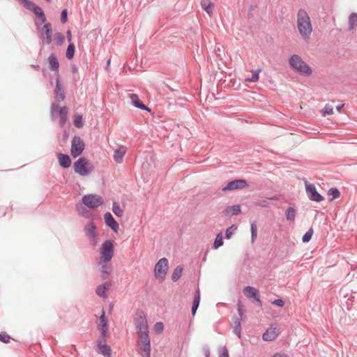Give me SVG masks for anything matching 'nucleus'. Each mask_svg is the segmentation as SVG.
<instances>
[{
  "label": "nucleus",
  "instance_id": "54",
  "mask_svg": "<svg viewBox=\"0 0 357 357\" xmlns=\"http://www.w3.org/2000/svg\"><path fill=\"white\" fill-rule=\"evenodd\" d=\"M204 356L205 357H210V349L208 347L204 349Z\"/></svg>",
  "mask_w": 357,
  "mask_h": 357
},
{
  "label": "nucleus",
  "instance_id": "34",
  "mask_svg": "<svg viewBox=\"0 0 357 357\" xmlns=\"http://www.w3.org/2000/svg\"><path fill=\"white\" fill-rule=\"evenodd\" d=\"M75 45L73 43L68 45L67 50H66V57L68 59H72L74 56L75 53Z\"/></svg>",
  "mask_w": 357,
  "mask_h": 357
},
{
  "label": "nucleus",
  "instance_id": "12",
  "mask_svg": "<svg viewBox=\"0 0 357 357\" xmlns=\"http://www.w3.org/2000/svg\"><path fill=\"white\" fill-rule=\"evenodd\" d=\"M305 185L307 195L311 200L316 202L324 200V197L317 192L314 185L310 184L307 181H305Z\"/></svg>",
  "mask_w": 357,
  "mask_h": 357
},
{
  "label": "nucleus",
  "instance_id": "8",
  "mask_svg": "<svg viewBox=\"0 0 357 357\" xmlns=\"http://www.w3.org/2000/svg\"><path fill=\"white\" fill-rule=\"evenodd\" d=\"M101 258L105 262H109L114 255V246L112 241H105L100 249Z\"/></svg>",
  "mask_w": 357,
  "mask_h": 357
},
{
  "label": "nucleus",
  "instance_id": "25",
  "mask_svg": "<svg viewBox=\"0 0 357 357\" xmlns=\"http://www.w3.org/2000/svg\"><path fill=\"white\" fill-rule=\"evenodd\" d=\"M240 212H241V207L239 205H234V206L228 207L225 211V215H228V216L238 215Z\"/></svg>",
  "mask_w": 357,
  "mask_h": 357
},
{
  "label": "nucleus",
  "instance_id": "28",
  "mask_svg": "<svg viewBox=\"0 0 357 357\" xmlns=\"http://www.w3.org/2000/svg\"><path fill=\"white\" fill-rule=\"evenodd\" d=\"M222 245H223V237H222V233L220 231L216 235V237L213 242V248L214 250H217Z\"/></svg>",
  "mask_w": 357,
  "mask_h": 357
},
{
  "label": "nucleus",
  "instance_id": "21",
  "mask_svg": "<svg viewBox=\"0 0 357 357\" xmlns=\"http://www.w3.org/2000/svg\"><path fill=\"white\" fill-rule=\"evenodd\" d=\"M59 165L63 168H68L71 165V160L69 155L60 153L58 155Z\"/></svg>",
  "mask_w": 357,
  "mask_h": 357
},
{
  "label": "nucleus",
  "instance_id": "56",
  "mask_svg": "<svg viewBox=\"0 0 357 357\" xmlns=\"http://www.w3.org/2000/svg\"><path fill=\"white\" fill-rule=\"evenodd\" d=\"M344 105V103H342V104H341L340 105L337 106V107H336L337 110L339 112H341V109L343 108Z\"/></svg>",
  "mask_w": 357,
  "mask_h": 357
},
{
  "label": "nucleus",
  "instance_id": "51",
  "mask_svg": "<svg viewBox=\"0 0 357 357\" xmlns=\"http://www.w3.org/2000/svg\"><path fill=\"white\" fill-rule=\"evenodd\" d=\"M114 231L117 232L119 229V225H107Z\"/></svg>",
  "mask_w": 357,
  "mask_h": 357
},
{
  "label": "nucleus",
  "instance_id": "5",
  "mask_svg": "<svg viewBox=\"0 0 357 357\" xmlns=\"http://www.w3.org/2000/svg\"><path fill=\"white\" fill-rule=\"evenodd\" d=\"M82 203L89 208H96L103 204L102 197L94 194H88L82 197Z\"/></svg>",
  "mask_w": 357,
  "mask_h": 357
},
{
  "label": "nucleus",
  "instance_id": "47",
  "mask_svg": "<svg viewBox=\"0 0 357 357\" xmlns=\"http://www.w3.org/2000/svg\"><path fill=\"white\" fill-rule=\"evenodd\" d=\"M10 337L6 333H0V341L4 343L9 342Z\"/></svg>",
  "mask_w": 357,
  "mask_h": 357
},
{
  "label": "nucleus",
  "instance_id": "13",
  "mask_svg": "<svg viewBox=\"0 0 357 357\" xmlns=\"http://www.w3.org/2000/svg\"><path fill=\"white\" fill-rule=\"evenodd\" d=\"M248 186V183L244 179H236L228 183V184L222 188V191L236 190L245 188Z\"/></svg>",
  "mask_w": 357,
  "mask_h": 357
},
{
  "label": "nucleus",
  "instance_id": "2",
  "mask_svg": "<svg viewBox=\"0 0 357 357\" xmlns=\"http://www.w3.org/2000/svg\"><path fill=\"white\" fill-rule=\"evenodd\" d=\"M296 25L302 38L305 40H309L312 32V24L308 13L303 9L298 11Z\"/></svg>",
  "mask_w": 357,
  "mask_h": 357
},
{
  "label": "nucleus",
  "instance_id": "7",
  "mask_svg": "<svg viewBox=\"0 0 357 357\" xmlns=\"http://www.w3.org/2000/svg\"><path fill=\"white\" fill-rule=\"evenodd\" d=\"M168 260L166 258H161L156 263L154 269V275L156 278L164 280L168 270Z\"/></svg>",
  "mask_w": 357,
  "mask_h": 357
},
{
  "label": "nucleus",
  "instance_id": "35",
  "mask_svg": "<svg viewBox=\"0 0 357 357\" xmlns=\"http://www.w3.org/2000/svg\"><path fill=\"white\" fill-rule=\"evenodd\" d=\"M321 112L323 116L333 114V107L330 104H326Z\"/></svg>",
  "mask_w": 357,
  "mask_h": 357
},
{
  "label": "nucleus",
  "instance_id": "11",
  "mask_svg": "<svg viewBox=\"0 0 357 357\" xmlns=\"http://www.w3.org/2000/svg\"><path fill=\"white\" fill-rule=\"evenodd\" d=\"M86 235L89 238L90 244L93 247H96L98 243V233L96 231V227L95 225H88L84 228Z\"/></svg>",
  "mask_w": 357,
  "mask_h": 357
},
{
  "label": "nucleus",
  "instance_id": "44",
  "mask_svg": "<svg viewBox=\"0 0 357 357\" xmlns=\"http://www.w3.org/2000/svg\"><path fill=\"white\" fill-rule=\"evenodd\" d=\"M257 234V225H251V239L253 243L255 241Z\"/></svg>",
  "mask_w": 357,
  "mask_h": 357
},
{
  "label": "nucleus",
  "instance_id": "38",
  "mask_svg": "<svg viewBox=\"0 0 357 357\" xmlns=\"http://www.w3.org/2000/svg\"><path fill=\"white\" fill-rule=\"evenodd\" d=\"M74 125L75 127L80 128L83 126L82 116L79 114H76L74 116Z\"/></svg>",
  "mask_w": 357,
  "mask_h": 357
},
{
  "label": "nucleus",
  "instance_id": "17",
  "mask_svg": "<svg viewBox=\"0 0 357 357\" xmlns=\"http://www.w3.org/2000/svg\"><path fill=\"white\" fill-rule=\"evenodd\" d=\"M112 286V282H105V283L98 285L96 288V294L102 298H107L108 297V291Z\"/></svg>",
  "mask_w": 357,
  "mask_h": 357
},
{
  "label": "nucleus",
  "instance_id": "4",
  "mask_svg": "<svg viewBox=\"0 0 357 357\" xmlns=\"http://www.w3.org/2000/svg\"><path fill=\"white\" fill-rule=\"evenodd\" d=\"M74 170L80 176H88L93 170V165L86 158H80L74 163Z\"/></svg>",
  "mask_w": 357,
  "mask_h": 357
},
{
  "label": "nucleus",
  "instance_id": "24",
  "mask_svg": "<svg viewBox=\"0 0 357 357\" xmlns=\"http://www.w3.org/2000/svg\"><path fill=\"white\" fill-rule=\"evenodd\" d=\"M112 271V266L108 264V262H105L101 266V273L102 278L103 280L105 279L106 277L109 276Z\"/></svg>",
  "mask_w": 357,
  "mask_h": 357
},
{
  "label": "nucleus",
  "instance_id": "19",
  "mask_svg": "<svg viewBox=\"0 0 357 357\" xmlns=\"http://www.w3.org/2000/svg\"><path fill=\"white\" fill-rule=\"evenodd\" d=\"M129 98L131 100L132 104L139 109L143 110L149 111V108L140 100L139 96L135 93H130L128 95Z\"/></svg>",
  "mask_w": 357,
  "mask_h": 357
},
{
  "label": "nucleus",
  "instance_id": "43",
  "mask_svg": "<svg viewBox=\"0 0 357 357\" xmlns=\"http://www.w3.org/2000/svg\"><path fill=\"white\" fill-rule=\"evenodd\" d=\"M65 38L61 33H55V40L57 45H60L64 42Z\"/></svg>",
  "mask_w": 357,
  "mask_h": 357
},
{
  "label": "nucleus",
  "instance_id": "55",
  "mask_svg": "<svg viewBox=\"0 0 357 357\" xmlns=\"http://www.w3.org/2000/svg\"><path fill=\"white\" fill-rule=\"evenodd\" d=\"M66 33H67L68 40L70 41L72 40L71 31L68 30Z\"/></svg>",
  "mask_w": 357,
  "mask_h": 357
},
{
  "label": "nucleus",
  "instance_id": "36",
  "mask_svg": "<svg viewBox=\"0 0 357 357\" xmlns=\"http://www.w3.org/2000/svg\"><path fill=\"white\" fill-rule=\"evenodd\" d=\"M200 299H201L200 291H199V289L197 288L194 294L192 305L199 306V303H200Z\"/></svg>",
  "mask_w": 357,
  "mask_h": 357
},
{
  "label": "nucleus",
  "instance_id": "23",
  "mask_svg": "<svg viewBox=\"0 0 357 357\" xmlns=\"http://www.w3.org/2000/svg\"><path fill=\"white\" fill-rule=\"evenodd\" d=\"M50 70L55 71L57 70L59 67V63L57 58L54 54H51L48 58Z\"/></svg>",
  "mask_w": 357,
  "mask_h": 357
},
{
  "label": "nucleus",
  "instance_id": "50",
  "mask_svg": "<svg viewBox=\"0 0 357 357\" xmlns=\"http://www.w3.org/2000/svg\"><path fill=\"white\" fill-rule=\"evenodd\" d=\"M220 357H229L228 350L226 347H224L222 351L221 352Z\"/></svg>",
  "mask_w": 357,
  "mask_h": 357
},
{
  "label": "nucleus",
  "instance_id": "40",
  "mask_svg": "<svg viewBox=\"0 0 357 357\" xmlns=\"http://www.w3.org/2000/svg\"><path fill=\"white\" fill-rule=\"evenodd\" d=\"M236 229L237 227L236 225H231L229 228H227L225 232L226 238H230Z\"/></svg>",
  "mask_w": 357,
  "mask_h": 357
},
{
  "label": "nucleus",
  "instance_id": "6",
  "mask_svg": "<svg viewBox=\"0 0 357 357\" xmlns=\"http://www.w3.org/2000/svg\"><path fill=\"white\" fill-rule=\"evenodd\" d=\"M237 310L239 314V317H235L234 322V333L238 336V338L241 337V321L244 319V306L242 302L239 300L237 303Z\"/></svg>",
  "mask_w": 357,
  "mask_h": 357
},
{
  "label": "nucleus",
  "instance_id": "26",
  "mask_svg": "<svg viewBox=\"0 0 357 357\" xmlns=\"http://www.w3.org/2000/svg\"><path fill=\"white\" fill-rule=\"evenodd\" d=\"M201 6L209 16L212 15L213 3L210 0H202Z\"/></svg>",
  "mask_w": 357,
  "mask_h": 357
},
{
  "label": "nucleus",
  "instance_id": "37",
  "mask_svg": "<svg viewBox=\"0 0 357 357\" xmlns=\"http://www.w3.org/2000/svg\"><path fill=\"white\" fill-rule=\"evenodd\" d=\"M20 2L23 4L24 7H25L26 8H27L28 10H33L34 6H36V4L31 1H29V0H19Z\"/></svg>",
  "mask_w": 357,
  "mask_h": 357
},
{
  "label": "nucleus",
  "instance_id": "27",
  "mask_svg": "<svg viewBox=\"0 0 357 357\" xmlns=\"http://www.w3.org/2000/svg\"><path fill=\"white\" fill-rule=\"evenodd\" d=\"M56 99L59 101L63 100L65 98L64 92L61 89V86L59 82V79H56Z\"/></svg>",
  "mask_w": 357,
  "mask_h": 357
},
{
  "label": "nucleus",
  "instance_id": "57",
  "mask_svg": "<svg viewBox=\"0 0 357 357\" xmlns=\"http://www.w3.org/2000/svg\"><path fill=\"white\" fill-rule=\"evenodd\" d=\"M46 1L50 2L52 0H46Z\"/></svg>",
  "mask_w": 357,
  "mask_h": 357
},
{
  "label": "nucleus",
  "instance_id": "53",
  "mask_svg": "<svg viewBox=\"0 0 357 357\" xmlns=\"http://www.w3.org/2000/svg\"><path fill=\"white\" fill-rule=\"evenodd\" d=\"M199 306L193 305L192 306V315L194 317L196 314L197 310Z\"/></svg>",
  "mask_w": 357,
  "mask_h": 357
},
{
  "label": "nucleus",
  "instance_id": "41",
  "mask_svg": "<svg viewBox=\"0 0 357 357\" xmlns=\"http://www.w3.org/2000/svg\"><path fill=\"white\" fill-rule=\"evenodd\" d=\"M36 15L39 16L40 17H42L43 20H45V17L44 15V13L43 10L38 6H35L33 10H32Z\"/></svg>",
  "mask_w": 357,
  "mask_h": 357
},
{
  "label": "nucleus",
  "instance_id": "49",
  "mask_svg": "<svg viewBox=\"0 0 357 357\" xmlns=\"http://www.w3.org/2000/svg\"><path fill=\"white\" fill-rule=\"evenodd\" d=\"M272 303L276 306L281 307L284 305V302L282 299H275L272 302Z\"/></svg>",
  "mask_w": 357,
  "mask_h": 357
},
{
  "label": "nucleus",
  "instance_id": "15",
  "mask_svg": "<svg viewBox=\"0 0 357 357\" xmlns=\"http://www.w3.org/2000/svg\"><path fill=\"white\" fill-rule=\"evenodd\" d=\"M97 352L105 357H112L111 347L109 345L105 344V340L102 338V337H100L98 341Z\"/></svg>",
  "mask_w": 357,
  "mask_h": 357
},
{
  "label": "nucleus",
  "instance_id": "22",
  "mask_svg": "<svg viewBox=\"0 0 357 357\" xmlns=\"http://www.w3.org/2000/svg\"><path fill=\"white\" fill-rule=\"evenodd\" d=\"M44 32H45V36H46V38H45V43L46 44L49 45L52 43V28H51V25L50 23H47L45 24L44 26H43V28Z\"/></svg>",
  "mask_w": 357,
  "mask_h": 357
},
{
  "label": "nucleus",
  "instance_id": "45",
  "mask_svg": "<svg viewBox=\"0 0 357 357\" xmlns=\"http://www.w3.org/2000/svg\"><path fill=\"white\" fill-rule=\"evenodd\" d=\"M164 325L162 322H157L154 326V331L156 333L160 334L163 331Z\"/></svg>",
  "mask_w": 357,
  "mask_h": 357
},
{
  "label": "nucleus",
  "instance_id": "32",
  "mask_svg": "<svg viewBox=\"0 0 357 357\" xmlns=\"http://www.w3.org/2000/svg\"><path fill=\"white\" fill-rule=\"evenodd\" d=\"M296 216V210L291 207H289L286 211V217L288 221H294Z\"/></svg>",
  "mask_w": 357,
  "mask_h": 357
},
{
  "label": "nucleus",
  "instance_id": "33",
  "mask_svg": "<svg viewBox=\"0 0 357 357\" xmlns=\"http://www.w3.org/2000/svg\"><path fill=\"white\" fill-rule=\"evenodd\" d=\"M313 234H314V229H313L312 227H311L307 230V231H306V233L303 236L302 241L303 243H308L311 240Z\"/></svg>",
  "mask_w": 357,
  "mask_h": 357
},
{
  "label": "nucleus",
  "instance_id": "20",
  "mask_svg": "<svg viewBox=\"0 0 357 357\" xmlns=\"http://www.w3.org/2000/svg\"><path fill=\"white\" fill-rule=\"evenodd\" d=\"M126 150V147L121 146L114 151V159L116 162L121 163L123 161Z\"/></svg>",
  "mask_w": 357,
  "mask_h": 357
},
{
  "label": "nucleus",
  "instance_id": "1",
  "mask_svg": "<svg viewBox=\"0 0 357 357\" xmlns=\"http://www.w3.org/2000/svg\"><path fill=\"white\" fill-rule=\"evenodd\" d=\"M135 326L139 337L138 345L142 357H151V341L149 336V326L145 313L137 310L135 318Z\"/></svg>",
  "mask_w": 357,
  "mask_h": 357
},
{
  "label": "nucleus",
  "instance_id": "46",
  "mask_svg": "<svg viewBox=\"0 0 357 357\" xmlns=\"http://www.w3.org/2000/svg\"><path fill=\"white\" fill-rule=\"evenodd\" d=\"M105 223H116L110 213H106L104 215Z\"/></svg>",
  "mask_w": 357,
  "mask_h": 357
},
{
  "label": "nucleus",
  "instance_id": "39",
  "mask_svg": "<svg viewBox=\"0 0 357 357\" xmlns=\"http://www.w3.org/2000/svg\"><path fill=\"white\" fill-rule=\"evenodd\" d=\"M112 211L117 216H121L123 215V210L116 202L113 203Z\"/></svg>",
  "mask_w": 357,
  "mask_h": 357
},
{
  "label": "nucleus",
  "instance_id": "29",
  "mask_svg": "<svg viewBox=\"0 0 357 357\" xmlns=\"http://www.w3.org/2000/svg\"><path fill=\"white\" fill-rule=\"evenodd\" d=\"M183 273V268L181 266H178L174 270L172 275V280L174 282H176L179 280Z\"/></svg>",
  "mask_w": 357,
  "mask_h": 357
},
{
  "label": "nucleus",
  "instance_id": "18",
  "mask_svg": "<svg viewBox=\"0 0 357 357\" xmlns=\"http://www.w3.org/2000/svg\"><path fill=\"white\" fill-rule=\"evenodd\" d=\"M279 334V329L277 328H269L263 333L262 338L264 341L270 342L274 340Z\"/></svg>",
  "mask_w": 357,
  "mask_h": 357
},
{
  "label": "nucleus",
  "instance_id": "48",
  "mask_svg": "<svg viewBox=\"0 0 357 357\" xmlns=\"http://www.w3.org/2000/svg\"><path fill=\"white\" fill-rule=\"evenodd\" d=\"M67 15H68L67 10L64 9L61 12V20L62 23H66L67 22Z\"/></svg>",
  "mask_w": 357,
  "mask_h": 357
},
{
  "label": "nucleus",
  "instance_id": "30",
  "mask_svg": "<svg viewBox=\"0 0 357 357\" xmlns=\"http://www.w3.org/2000/svg\"><path fill=\"white\" fill-rule=\"evenodd\" d=\"M349 30H354L357 27V13H352L349 19Z\"/></svg>",
  "mask_w": 357,
  "mask_h": 357
},
{
  "label": "nucleus",
  "instance_id": "42",
  "mask_svg": "<svg viewBox=\"0 0 357 357\" xmlns=\"http://www.w3.org/2000/svg\"><path fill=\"white\" fill-rule=\"evenodd\" d=\"M328 195L331 196V200L337 199L340 197V192L337 188H331L328 191Z\"/></svg>",
  "mask_w": 357,
  "mask_h": 357
},
{
  "label": "nucleus",
  "instance_id": "10",
  "mask_svg": "<svg viewBox=\"0 0 357 357\" xmlns=\"http://www.w3.org/2000/svg\"><path fill=\"white\" fill-rule=\"evenodd\" d=\"M52 115L53 117L59 116V123L61 126H63L67 121V109L66 107L53 105L52 109Z\"/></svg>",
  "mask_w": 357,
  "mask_h": 357
},
{
  "label": "nucleus",
  "instance_id": "31",
  "mask_svg": "<svg viewBox=\"0 0 357 357\" xmlns=\"http://www.w3.org/2000/svg\"><path fill=\"white\" fill-rule=\"evenodd\" d=\"M260 70H252V76L246 77L245 81L248 82H256L259 80Z\"/></svg>",
  "mask_w": 357,
  "mask_h": 357
},
{
  "label": "nucleus",
  "instance_id": "3",
  "mask_svg": "<svg viewBox=\"0 0 357 357\" xmlns=\"http://www.w3.org/2000/svg\"><path fill=\"white\" fill-rule=\"evenodd\" d=\"M289 64L294 70L301 75L310 76L312 73L311 68L296 54L290 57Z\"/></svg>",
  "mask_w": 357,
  "mask_h": 357
},
{
  "label": "nucleus",
  "instance_id": "9",
  "mask_svg": "<svg viewBox=\"0 0 357 357\" xmlns=\"http://www.w3.org/2000/svg\"><path fill=\"white\" fill-rule=\"evenodd\" d=\"M85 144L83 140L78 136H75L71 142L70 153L74 158L80 155L84 149Z\"/></svg>",
  "mask_w": 357,
  "mask_h": 357
},
{
  "label": "nucleus",
  "instance_id": "14",
  "mask_svg": "<svg viewBox=\"0 0 357 357\" xmlns=\"http://www.w3.org/2000/svg\"><path fill=\"white\" fill-rule=\"evenodd\" d=\"M244 294L248 298H253L260 307L262 306V301L260 299L259 291L253 287L247 286L243 290Z\"/></svg>",
  "mask_w": 357,
  "mask_h": 357
},
{
  "label": "nucleus",
  "instance_id": "52",
  "mask_svg": "<svg viewBox=\"0 0 357 357\" xmlns=\"http://www.w3.org/2000/svg\"><path fill=\"white\" fill-rule=\"evenodd\" d=\"M272 357H288L287 354L284 353H275Z\"/></svg>",
  "mask_w": 357,
  "mask_h": 357
},
{
  "label": "nucleus",
  "instance_id": "16",
  "mask_svg": "<svg viewBox=\"0 0 357 357\" xmlns=\"http://www.w3.org/2000/svg\"><path fill=\"white\" fill-rule=\"evenodd\" d=\"M98 328L101 332V337L105 338L108 333V321L105 316V312L104 310H102V314L100 317V323L98 325Z\"/></svg>",
  "mask_w": 357,
  "mask_h": 357
}]
</instances>
